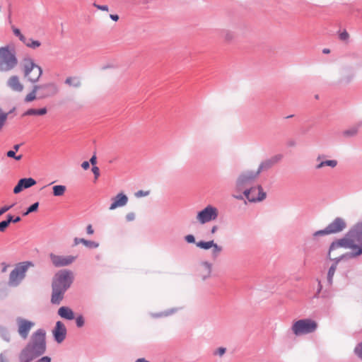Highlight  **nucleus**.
<instances>
[{
	"label": "nucleus",
	"instance_id": "nucleus-1",
	"mask_svg": "<svg viewBox=\"0 0 362 362\" xmlns=\"http://www.w3.org/2000/svg\"><path fill=\"white\" fill-rule=\"evenodd\" d=\"M362 240V224L354 225L341 238L331 243L327 257L332 261H341L361 255L356 242Z\"/></svg>",
	"mask_w": 362,
	"mask_h": 362
},
{
	"label": "nucleus",
	"instance_id": "nucleus-2",
	"mask_svg": "<svg viewBox=\"0 0 362 362\" xmlns=\"http://www.w3.org/2000/svg\"><path fill=\"white\" fill-rule=\"evenodd\" d=\"M46 351V332L44 329L36 330L29 342L21 350L18 359L20 362H31L42 355Z\"/></svg>",
	"mask_w": 362,
	"mask_h": 362
},
{
	"label": "nucleus",
	"instance_id": "nucleus-3",
	"mask_svg": "<svg viewBox=\"0 0 362 362\" xmlns=\"http://www.w3.org/2000/svg\"><path fill=\"white\" fill-rule=\"evenodd\" d=\"M74 280V274L69 270H60L57 272L52 281V293L51 302L59 304L64 298L66 291L71 286Z\"/></svg>",
	"mask_w": 362,
	"mask_h": 362
},
{
	"label": "nucleus",
	"instance_id": "nucleus-4",
	"mask_svg": "<svg viewBox=\"0 0 362 362\" xmlns=\"http://www.w3.org/2000/svg\"><path fill=\"white\" fill-rule=\"evenodd\" d=\"M18 59L14 45H8L0 47V71L8 72L18 65Z\"/></svg>",
	"mask_w": 362,
	"mask_h": 362
},
{
	"label": "nucleus",
	"instance_id": "nucleus-5",
	"mask_svg": "<svg viewBox=\"0 0 362 362\" xmlns=\"http://www.w3.org/2000/svg\"><path fill=\"white\" fill-rule=\"evenodd\" d=\"M23 73L25 78L32 83H36L42 76V68L37 65L34 60L29 57H24L21 62Z\"/></svg>",
	"mask_w": 362,
	"mask_h": 362
},
{
	"label": "nucleus",
	"instance_id": "nucleus-6",
	"mask_svg": "<svg viewBox=\"0 0 362 362\" xmlns=\"http://www.w3.org/2000/svg\"><path fill=\"white\" fill-rule=\"evenodd\" d=\"M318 327L317 322L310 318L300 319L293 322L291 329L296 336H302L315 332Z\"/></svg>",
	"mask_w": 362,
	"mask_h": 362
},
{
	"label": "nucleus",
	"instance_id": "nucleus-7",
	"mask_svg": "<svg viewBox=\"0 0 362 362\" xmlns=\"http://www.w3.org/2000/svg\"><path fill=\"white\" fill-rule=\"evenodd\" d=\"M33 266V264L30 262L18 264L10 273L8 285L11 286H18L25 278L28 268Z\"/></svg>",
	"mask_w": 362,
	"mask_h": 362
},
{
	"label": "nucleus",
	"instance_id": "nucleus-8",
	"mask_svg": "<svg viewBox=\"0 0 362 362\" xmlns=\"http://www.w3.org/2000/svg\"><path fill=\"white\" fill-rule=\"evenodd\" d=\"M218 209L211 205H208L197 214V219L200 223L204 224L207 222L216 220L218 217Z\"/></svg>",
	"mask_w": 362,
	"mask_h": 362
},
{
	"label": "nucleus",
	"instance_id": "nucleus-9",
	"mask_svg": "<svg viewBox=\"0 0 362 362\" xmlns=\"http://www.w3.org/2000/svg\"><path fill=\"white\" fill-rule=\"evenodd\" d=\"M49 258L55 267H64L73 264L77 259V255H59L51 253Z\"/></svg>",
	"mask_w": 362,
	"mask_h": 362
},
{
	"label": "nucleus",
	"instance_id": "nucleus-10",
	"mask_svg": "<svg viewBox=\"0 0 362 362\" xmlns=\"http://www.w3.org/2000/svg\"><path fill=\"white\" fill-rule=\"evenodd\" d=\"M259 174V171H245L242 173L236 180V187L238 190H242L250 182L254 181Z\"/></svg>",
	"mask_w": 362,
	"mask_h": 362
},
{
	"label": "nucleus",
	"instance_id": "nucleus-11",
	"mask_svg": "<svg viewBox=\"0 0 362 362\" xmlns=\"http://www.w3.org/2000/svg\"><path fill=\"white\" fill-rule=\"evenodd\" d=\"M16 323L18 325V334L22 339H27L30 330L35 326V322L22 317H18L16 319Z\"/></svg>",
	"mask_w": 362,
	"mask_h": 362
},
{
	"label": "nucleus",
	"instance_id": "nucleus-12",
	"mask_svg": "<svg viewBox=\"0 0 362 362\" xmlns=\"http://www.w3.org/2000/svg\"><path fill=\"white\" fill-rule=\"evenodd\" d=\"M244 194L248 201L252 202L262 201L266 197V193L260 186L245 190Z\"/></svg>",
	"mask_w": 362,
	"mask_h": 362
},
{
	"label": "nucleus",
	"instance_id": "nucleus-13",
	"mask_svg": "<svg viewBox=\"0 0 362 362\" xmlns=\"http://www.w3.org/2000/svg\"><path fill=\"white\" fill-rule=\"evenodd\" d=\"M40 86V90L42 91L40 93L39 98H45L49 96L56 95L58 91V87L53 83H45L42 85H37Z\"/></svg>",
	"mask_w": 362,
	"mask_h": 362
},
{
	"label": "nucleus",
	"instance_id": "nucleus-14",
	"mask_svg": "<svg viewBox=\"0 0 362 362\" xmlns=\"http://www.w3.org/2000/svg\"><path fill=\"white\" fill-rule=\"evenodd\" d=\"M7 86L13 91L21 93L24 90V85L20 78L16 75L10 76L6 81Z\"/></svg>",
	"mask_w": 362,
	"mask_h": 362
},
{
	"label": "nucleus",
	"instance_id": "nucleus-15",
	"mask_svg": "<svg viewBox=\"0 0 362 362\" xmlns=\"http://www.w3.org/2000/svg\"><path fill=\"white\" fill-rule=\"evenodd\" d=\"M54 339L58 343H62L66 335V329L65 325L60 321L57 322L56 326L52 330Z\"/></svg>",
	"mask_w": 362,
	"mask_h": 362
},
{
	"label": "nucleus",
	"instance_id": "nucleus-16",
	"mask_svg": "<svg viewBox=\"0 0 362 362\" xmlns=\"http://www.w3.org/2000/svg\"><path fill=\"white\" fill-rule=\"evenodd\" d=\"M128 202V197L126 194L121 192L112 198V204L109 209L115 210L119 207L124 206Z\"/></svg>",
	"mask_w": 362,
	"mask_h": 362
},
{
	"label": "nucleus",
	"instance_id": "nucleus-17",
	"mask_svg": "<svg viewBox=\"0 0 362 362\" xmlns=\"http://www.w3.org/2000/svg\"><path fill=\"white\" fill-rule=\"evenodd\" d=\"M346 226V222L341 218H335L327 227L329 234L337 233L342 231Z\"/></svg>",
	"mask_w": 362,
	"mask_h": 362
},
{
	"label": "nucleus",
	"instance_id": "nucleus-18",
	"mask_svg": "<svg viewBox=\"0 0 362 362\" xmlns=\"http://www.w3.org/2000/svg\"><path fill=\"white\" fill-rule=\"evenodd\" d=\"M36 184V181L32 178H23L21 179L16 186L13 189L14 194L20 193L23 189L29 188Z\"/></svg>",
	"mask_w": 362,
	"mask_h": 362
},
{
	"label": "nucleus",
	"instance_id": "nucleus-19",
	"mask_svg": "<svg viewBox=\"0 0 362 362\" xmlns=\"http://www.w3.org/2000/svg\"><path fill=\"white\" fill-rule=\"evenodd\" d=\"M198 275L202 279L208 278L211 272V265L205 262L202 263L198 267Z\"/></svg>",
	"mask_w": 362,
	"mask_h": 362
},
{
	"label": "nucleus",
	"instance_id": "nucleus-20",
	"mask_svg": "<svg viewBox=\"0 0 362 362\" xmlns=\"http://www.w3.org/2000/svg\"><path fill=\"white\" fill-rule=\"evenodd\" d=\"M58 315L61 317L69 320H73L74 318V313L73 310L70 308L66 306H62L59 308V309L58 310Z\"/></svg>",
	"mask_w": 362,
	"mask_h": 362
},
{
	"label": "nucleus",
	"instance_id": "nucleus-21",
	"mask_svg": "<svg viewBox=\"0 0 362 362\" xmlns=\"http://www.w3.org/2000/svg\"><path fill=\"white\" fill-rule=\"evenodd\" d=\"M221 37L225 43L230 44L235 41L236 34L235 31L227 29L223 31Z\"/></svg>",
	"mask_w": 362,
	"mask_h": 362
},
{
	"label": "nucleus",
	"instance_id": "nucleus-22",
	"mask_svg": "<svg viewBox=\"0 0 362 362\" xmlns=\"http://www.w3.org/2000/svg\"><path fill=\"white\" fill-rule=\"evenodd\" d=\"M317 160L319 161V163L316 165L317 169L322 168L325 166L330 167L334 168L337 165V161L336 160H322V156H319L317 158Z\"/></svg>",
	"mask_w": 362,
	"mask_h": 362
},
{
	"label": "nucleus",
	"instance_id": "nucleus-23",
	"mask_svg": "<svg viewBox=\"0 0 362 362\" xmlns=\"http://www.w3.org/2000/svg\"><path fill=\"white\" fill-rule=\"evenodd\" d=\"M47 113V107H42L40 109L30 108L23 113V116H42L46 115Z\"/></svg>",
	"mask_w": 362,
	"mask_h": 362
},
{
	"label": "nucleus",
	"instance_id": "nucleus-24",
	"mask_svg": "<svg viewBox=\"0 0 362 362\" xmlns=\"http://www.w3.org/2000/svg\"><path fill=\"white\" fill-rule=\"evenodd\" d=\"M74 245H78L80 243L83 244L86 247L89 248H96L99 246V244L90 240H87L84 238H75L74 240Z\"/></svg>",
	"mask_w": 362,
	"mask_h": 362
},
{
	"label": "nucleus",
	"instance_id": "nucleus-25",
	"mask_svg": "<svg viewBox=\"0 0 362 362\" xmlns=\"http://www.w3.org/2000/svg\"><path fill=\"white\" fill-rule=\"evenodd\" d=\"M334 262L330 266L328 272H327V281L329 284L332 283L333 277L334 276L335 272L337 269L338 264L340 261H333Z\"/></svg>",
	"mask_w": 362,
	"mask_h": 362
},
{
	"label": "nucleus",
	"instance_id": "nucleus-26",
	"mask_svg": "<svg viewBox=\"0 0 362 362\" xmlns=\"http://www.w3.org/2000/svg\"><path fill=\"white\" fill-rule=\"evenodd\" d=\"M40 90V86L35 85L30 93L27 94L25 97V102L30 103L35 100L37 98V91Z\"/></svg>",
	"mask_w": 362,
	"mask_h": 362
},
{
	"label": "nucleus",
	"instance_id": "nucleus-27",
	"mask_svg": "<svg viewBox=\"0 0 362 362\" xmlns=\"http://www.w3.org/2000/svg\"><path fill=\"white\" fill-rule=\"evenodd\" d=\"M65 83L74 88H79L81 86V80L77 77L66 78L65 80Z\"/></svg>",
	"mask_w": 362,
	"mask_h": 362
},
{
	"label": "nucleus",
	"instance_id": "nucleus-28",
	"mask_svg": "<svg viewBox=\"0 0 362 362\" xmlns=\"http://www.w3.org/2000/svg\"><path fill=\"white\" fill-rule=\"evenodd\" d=\"M52 189L54 196L60 197L64 194L66 187L64 185H54Z\"/></svg>",
	"mask_w": 362,
	"mask_h": 362
},
{
	"label": "nucleus",
	"instance_id": "nucleus-29",
	"mask_svg": "<svg viewBox=\"0 0 362 362\" xmlns=\"http://www.w3.org/2000/svg\"><path fill=\"white\" fill-rule=\"evenodd\" d=\"M27 47H30L32 49H36L41 45V43L38 40H34L32 39H25V41L23 42Z\"/></svg>",
	"mask_w": 362,
	"mask_h": 362
},
{
	"label": "nucleus",
	"instance_id": "nucleus-30",
	"mask_svg": "<svg viewBox=\"0 0 362 362\" xmlns=\"http://www.w3.org/2000/svg\"><path fill=\"white\" fill-rule=\"evenodd\" d=\"M214 243V242L213 240H210V241H207V242L199 241V242L196 243V245L201 249L208 250V249L211 248V246H213Z\"/></svg>",
	"mask_w": 362,
	"mask_h": 362
},
{
	"label": "nucleus",
	"instance_id": "nucleus-31",
	"mask_svg": "<svg viewBox=\"0 0 362 362\" xmlns=\"http://www.w3.org/2000/svg\"><path fill=\"white\" fill-rule=\"evenodd\" d=\"M8 117V113L0 109V132H1Z\"/></svg>",
	"mask_w": 362,
	"mask_h": 362
},
{
	"label": "nucleus",
	"instance_id": "nucleus-32",
	"mask_svg": "<svg viewBox=\"0 0 362 362\" xmlns=\"http://www.w3.org/2000/svg\"><path fill=\"white\" fill-rule=\"evenodd\" d=\"M0 334H1V336L3 337V339L7 341H9L10 339H11V336H10V334L8 332V331L7 330L6 328L5 327H1L0 328Z\"/></svg>",
	"mask_w": 362,
	"mask_h": 362
},
{
	"label": "nucleus",
	"instance_id": "nucleus-33",
	"mask_svg": "<svg viewBox=\"0 0 362 362\" xmlns=\"http://www.w3.org/2000/svg\"><path fill=\"white\" fill-rule=\"evenodd\" d=\"M212 248V255L214 257H216L222 251V247L218 245L216 243L213 244V246H211Z\"/></svg>",
	"mask_w": 362,
	"mask_h": 362
},
{
	"label": "nucleus",
	"instance_id": "nucleus-34",
	"mask_svg": "<svg viewBox=\"0 0 362 362\" xmlns=\"http://www.w3.org/2000/svg\"><path fill=\"white\" fill-rule=\"evenodd\" d=\"M273 164V162L272 160H267L264 163H262L258 170L257 171H259V173L262 170H264V169H267L269 168H270Z\"/></svg>",
	"mask_w": 362,
	"mask_h": 362
},
{
	"label": "nucleus",
	"instance_id": "nucleus-35",
	"mask_svg": "<svg viewBox=\"0 0 362 362\" xmlns=\"http://www.w3.org/2000/svg\"><path fill=\"white\" fill-rule=\"evenodd\" d=\"M13 32L16 36L19 37L21 41H25V37L21 33L18 28H13Z\"/></svg>",
	"mask_w": 362,
	"mask_h": 362
},
{
	"label": "nucleus",
	"instance_id": "nucleus-36",
	"mask_svg": "<svg viewBox=\"0 0 362 362\" xmlns=\"http://www.w3.org/2000/svg\"><path fill=\"white\" fill-rule=\"evenodd\" d=\"M357 132H358V130L356 128H353V129L344 131L343 134L346 136H352L356 135L357 134Z\"/></svg>",
	"mask_w": 362,
	"mask_h": 362
},
{
	"label": "nucleus",
	"instance_id": "nucleus-37",
	"mask_svg": "<svg viewBox=\"0 0 362 362\" xmlns=\"http://www.w3.org/2000/svg\"><path fill=\"white\" fill-rule=\"evenodd\" d=\"M8 157L14 158L16 160H19L22 158V155H19L18 156H16V153L13 151H8L6 153Z\"/></svg>",
	"mask_w": 362,
	"mask_h": 362
},
{
	"label": "nucleus",
	"instance_id": "nucleus-38",
	"mask_svg": "<svg viewBox=\"0 0 362 362\" xmlns=\"http://www.w3.org/2000/svg\"><path fill=\"white\" fill-rule=\"evenodd\" d=\"M349 38V34L346 30H344L339 34V39L342 41H348Z\"/></svg>",
	"mask_w": 362,
	"mask_h": 362
},
{
	"label": "nucleus",
	"instance_id": "nucleus-39",
	"mask_svg": "<svg viewBox=\"0 0 362 362\" xmlns=\"http://www.w3.org/2000/svg\"><path fill=\"white\" fill-rule=\"evenodd\" d=\"M148 194H149L148 191L139 190V191L136 192L134 195L136 197L140 198L142 197L148 196Z\"/></svg>",
	"mask_w": 362,
	"mask_h": 362
},
{
	"label": "nucleus",
	"instance_id": "nucleus-40",
	"mask_svg": "<svg viewBox=\"0 0 362 362\" xmlns=\"http://www.w3.org/2000/svg\"><path fill=\"white\" fill-rule=\"evenodd\" d=\"M326 235H329V230H327V227H326L324 230H317L314 233L315 236Z\"/></svg>",
	"mask_w": 362,
	"mask_h": 362
},
{
	"label": "nucleus",
	"instance_id": "nucleus-41",
	"mask_svg": "<svg viewBox=\"0 0 362 362\" xmlns=\"http://www.w3.org/2000/svg\"><path fill=\"white\" fill-rule=\"evenodd\" d=\"M355 353L356 355L362 358V343L358 344L355 348Z\"/></svg>",
	"mask_w": 362,
	"mask_h": 362
},
{
	"label": "nucleus",
	"instance_id": "nucleus-42",
	"mask_svg": "<svg viewBox=\"0 0 362 362\" xmlns=\"http://www.w3.org/2000/svg\"><path fill=\"white\" fill-rule=\"evenodd\" d=\"M125 218L128 222L133 221L136 218V214L134 212H129L126 215Z\"/></svg>",
	"mask_w": 362,
	"mask_h": 362
},
{
	"label": "nucleus",
	"instance_id": "nucleus-43",
	"mask_svg": "<svg viewBox=\"0 0 362 362\" xmlns=\"http://www.w3.org/2000/svg\"><path fill=\"white\" fill-rule=\"evenodd\" d=\"M9 225V221H4L0 222V232H4Z\"/></svg>",
	"mask_w": 362,
	"mask_h": 362
},
{
	"label": "nucleus",
	"instance_id": "nucleus-44",
	"mask_svg": "<svg viewBox=\"0 0 362 362\" xmlns=\"http://www.w3.org/2000/svg\"><path fill=\"white\" fill-rule=\"evenodd\" d=\"M93 6L97 8L98 10H101L103 11H108V10H109L108 6L106 5H98L95 3H94Z\"/></svg>",
	"mask_w": 362,
	"mask_h": 362
},
{
	"label": "nucleus",
	"instance_id": "nucleus-45",
	"mask_svg": "<svg viewBox=\"0 0 362 362\" xmlns=\"http://www.w3.org/2000/svg\"><path fill=\"white\" fill-rule=\"evenodd\" d=\"M6 221H9V223L11 222L17 223L21 221V218L19 216H17L16 218H13V217L11 215H8Z\"/></svg>",
	"mask_w": 362,
	"mask_h": 362
},
{
	"label": "nucleus",
	"instance_id": "nucleus-46",
	"mask_svg": "<svg viewBox=\"0 0 362 362\" xmlns=\"http://www.w3.org/2000/svg\"><path fill=\"white\" fill-rule=\"evenodd\" d=\"M92 171L95 175V179L97 180L100 176V170L97 166H93Z\"/></svg>",
	"mask_w": 362,
	"mask_h": 362
},
{
	"label": "nucleus",
	"instance_id": "nucleus-47",
	"mask_svg": "<svg viewBox=\"0 0 362 362\" xmlns=\"http://www.w3.org/2000/svg\"><path fill=\"white\" fill-rule=\"evenodd\" d=\"M38 206H39L38 202L34 203L33 204H32V205H31V206L28 209V212L32 213V212H34V211H37V209H38Z\"/></svg>",
	"mask_w": 362,
	"mask_h": 362
},
{
	"label": "nucleus",
	"instance_id": "nucleus-48",
	"mask_svg": "<svg viewBox=\"0 0 362 362\" xmlns=\"http://www.w3.org/2000/svg\"><path fill=\"white\" fill-rule=\"evenodd\" d=\"M76 325L78 327H81L84 324V320H83V318L82 316H79L76 318Z\"/></svg>",
	"mask_w": 362,
	"mask_h": 362
},
{
	"label": "nucleus",
	"instance_id": "nucleus-49",
	"mask_svg": "<svg viewBox=\"0 0 362 362\" xmlns=\"http://www.w3.org/2000/svg\"><path fill=\"white\" fill-rule=\"evenodd\" d=\"M185 240L189 243H194L195 242L194 237L192 235H186Z\"/></svg>",
	"mask_w": 362,
	"mask_h": 362
},
{
	"label": "nucleus",
	"instance_id": "nucleus-50",
	"mask_svg": "<svg viewBox=\"0 0 362 362\" xmlns=\"http://www.w3.org/2000/svg\"><path fill=\"white\" fill-rule=\"evenodd\" d=\"M225 352L226 349L223 347H220L216 350V354H218L219 356H223L225 354Z\"/></svg>",
	"mask_w": 362,
	"mask_h": 362
},
{
	"label": "nucleus",
	"instance_id": "nucleus-51",
	"mask_svg": "<svg viewBox=\"0 0 362 362\" xmlns=\"http://www.w3.org/2000/svg\"><path fill=\"white\" fill-rule=\"evenodd\" d=\"M37 362H51V358L49 356H43L40 358Z\"/></svg>",
	"mask_w": 362,
	"mask_h": 362
},
{
	"label": "nucleus",
	"instance_id": "nucleus-52",
	"mask_svg": "<svg viewBox=\"0 0 362 362\" xmlns=\"http://www.w3.org/2000/svg\"><path fill=\"white\" fill-rule=\"evenodd\" d=\"M11 206H4L0 209V216L8 211L11 209Z\"/></svg>",
	"mask_w": 362,
	"mask_h": 362
},
{
	"label": "nucleus",
	"instance_id": "nucleus-53",
	"mask_svg": "<svg viewBox=\"0 0 362 362\" xmlns=\"http://www.w3.org/2000/svg\"><path fill=\"white\" fill-rule=\"evenodd\" d=\"M81 167L84 169V170H87L90 167V163L88 161H84L81 164Z\"/></svg>",
	"mask_w": 362,
	"mask_h": 362
},
{
	"label": "nucleus",
	"instance_id": "nucleus-54",
	"mask_svg": "<svg viewBox=\"0 0 362 362\" xmlns=\"http://www.w3.org/2000/svg\"><path fill=\"white\" fill-rule=\"evenodd\" d=\"M86 231H87V233L89 235H92L94 233V230H93L91 225H88L87 226Z\"/></svg>",
	"mask_w": 362,
	"mask_h": 362
},
{
	"label": "nucleus",
	"instance_id": "nucleus-55",
	"mask_svg": "<svg viewBox=\"0 0 362 362\" xmlns=\"http://www.w3.org/2000/svg\"><path fill=\"white\" fill-rule=\"evenodd\" d=\"M96 156L95 155H93L90 159V163L93 165L95 166V165L96 164Z\"/></svg>",
	"mask_w": 362,
	"mask_h": 362
},
{
	"label": "nucleus",
	"instance_id": "nucleus-56",
	"mask_svg": "<svg viewBox=\"0 0 362 362\" xmlns=\"http://www.w3.org/2000/svg\"><path fill=\"white\" fill-rule=\"evenodd\" d=\"M357 224H362V221L358 223ZM356 247H358L361 250V255H362V240L360 242H356Z\"/></svg>",
	"mask_w": 362,
	"mask_h": 362
},
{
	"label": "nucleus",
	"instance_id": "nucleus-57",
	"mask_svg": "<svg viewBox=\"0 0 362 362\" xmlns=\"http://www.w3.org/2000/svg\"><path fill=\"white\" fill-rule=\"evenodd\" d=\"M110 17L114 21H117L119 20V16L117 14H110Z\"/></svg>",
	"mask_w": 362,
	"mask_h": 362
},
{
	"label": "nucleus",
	"instance_id": "nucleus-58",
	"mask_svg": "<svg viewBox=\"0 0 362 362\" xmlns=\"http://www.w3.org/2000/svg\"><path fill=\"white\" fill-rule=\"evenodd\" d=\"M217 230H218V226H214L212 227L211 232L212 234H214L217 231Z\"/></svg>",
	"mask_w": 362,
	"mask_h": 362
},
{
	"label": "nucleus",
	"instance_id": "nucleus-59",
	"mask_svg": "<svg viewBox=\"0 0 362 362\" xmlns=\"http://www.w3.org/2000/svg\"><path fill=\"white\" fill-rule=\"evenodd\" d=\"M322 52L324 54H329L330 52V50L327 48H325V49H323Z\"/></svg>",
	"mask_w": 362,
	"mask_h": 362
},
{
	"label": "nucleus",
	"instance_id": "nucleus-60",
	"mask_svg": "<svg viewBox=\"0 0 362 362\" xmlns=\"http://www.w3.org/2000/svg\"><path fill=\"white\" fill-rule=\"evenodd\" d=\"M19 147H20V145L16 144L13 146V148L15 149L16 151H17L18 150Z\"/></svg>",
	"mask_w": 362,
	"mask_h": 362
},
{
	"label": "nucleus",
	"instance_id": "nucleus-61",
	"mask_svg": "<svg viewBox=\"0 0 362 362\" xmlns=\"http://www.w3.org/2000/svg\"><path fill=\"white\" fill-rule=\"evenodd\" d=\"M30 212H28V210L27 209V211L23 213V216H27L30 214Z\"/></svg>",
	"mask_w": 362,
	"mask_h": 362
},
{
	"label": "nucleus",
	"instance_id": "nucleus-62",
	"mask_svg": "<svg viewBox=\"0 0 362 362\" xmlns=\"http://www.w3.org/2000/svg\"><path fill=\"white\" fill-rule=\"evenodd\" d=\"M236 199H243V197L241 195L240 196H236L235 197Z\"/></svg>",
	"mask_w": 362,
	"mask_h": 362
}]
</instances>
